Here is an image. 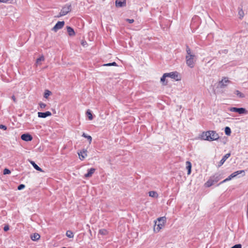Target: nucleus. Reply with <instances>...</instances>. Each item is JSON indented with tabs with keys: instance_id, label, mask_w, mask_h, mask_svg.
<instances>
[{
	"instance_id": "nucleus-39",
	"label": "nucleus",
	"mask_w": 248,
	"mask_h": 248,
	"mask_svg": "<svg viewBox=\"0 0 248 248\" xmlns=\"http://www.w3.org/2000/svg\"><path fill=\"white\" fill-rule=\"evenodd\" d=\"M126 20L128 21L129 23H132L134 21V19H126Z\"/></svg>"
},
{
	"instance_id": "nucleus-32",
	"label": "nucleus",
	"mask_w": 248,
	"mask_h": 248,
	"mask_svg": "<svg viewBox=\"0 0 248 248\" xmlns=\"http://www.w3.org/2000/svg\"><path fill=\"white\" fill-rule=\"evenodd\" d=\"M104 66H116L117 65V64L115 62H113L112 63H107V64H104L103 65Z\"/></svg>"
},
{
	"instance_id": "nucleus-33",
	"label": "nucleus",
	"mask_w": 248,
	"mask_h": 248,
	"mask_svg": "<svg viewBox=\"0 0 248 248\" xmlns=\"http://www.w3.org/2000/svg\"><path fill=\"white\" fill-rule=\"evenodd\" d=\"M11 173V171L8 169H5L3 170V174H9Z\"/></svg>"
},
{
	"instance_id": "nucleus-24",
	"label": "nucleus",
	"mask_w": 248,
	"mask_h": 248,
	"mask_svg": "<svg viewBox=\"0 0 248 248\" xmlns=\"http://www.w3.org/2000/svg\"><path fill=\"white\" fill-rule=\"evenodd\" d=\"M108 231L106 229H101L99 231V234L102 235H106L108 234Z\"/></svg>"
},
{
	"instance_id": "nucleus-16",
	"label": "nucleus",
	"mask_w": 248,
	"mask_h": 248,
	"mask_svg": "<svg viewBox=\"0 0 248 248\" xmlns=\"http://www.w3.org/2000/svg\"><path fill=\"white\" fill-rule=\"evenodd\" d=\"M115 5L117 7H124L126 5V2H125V1H121L117 0L115 1Z\"/></svg>"
},
{
	"instance_id": "nucleus-6",
	"label": "nucleus",
	"mask_w": 248,
	"mask_h": 248,
	"mask_svg": "<svg viewBox=\"0 0 248 248\" xmlns=\"http://www.w3.org/2000/svg\"><path fill=\"white\" fill-rule=\"evenodd\" d=\"M244 170H238V171H236L232 173V174H231L228 178H227L226 179H225V180H224L223 181L221 182L219 184V185L223 184L224 183H225V182H226L227 181H229L231 180L232 179L235 177L237 175L240 174H241L242 173H244Z\"/></svg>"
},
{
	"instance_id": "nucleus-14",
	"label": "nucleus",
	"mask_w": 248,
	"mask_h": 248,
	"mask_svg": "<svg viewBox=\"0 0 248 248\" xmlns=\"http://www.w3.org/2000/svg\"><path fill=\"white\" fill-rule=\"evenodd\" d=\"M230 155H231V154L230 153H228V154H226L222 157L221 160L220 161L219 166H220L222 165H223L224 164V163L225 162V161L226 160V159H228L230 156Z\"/></svg>"
},
{
	"instance_id": "nucleus-20",
	"label": "nucleus",
	"mask_w": 248,
	"mask_h": 248,
	"mask_svg": "<svg viewBox=\"0 0 248 248\" xmlns=\"http://www.w3.org/2000/svg\"><path fill=\"white\" fill-rule=\"evenodd\" d=\"M30 163L33 166V167H34V168L35 169H36V170H38V171H40L41 172H42L43 171V170H42V169H41L38 166V165H37L35 162L33 161H30Z\"/></svg>"
},
{
	"instance_id": "nucleus-40",
	"label": "nucleus",
	"mask_w": 248,
	"mask_h": 248,
	"mask_svg": "<svg viewBox=\"0 0 248 248\" xmlns=\"http://www.w3.org/2000/svg\"><path fill=\"white\" fill-rule=\"evenodd\" d=\"M12 99L14 101V102H16V99L14 95L12 96Z\"/></svg>"
},
{
	"instance_id": "nucleus-12",
	"label": "nucleus",
	"mask_w": 248,
	"mask_h": 248,
	"mask_svg": "<svg viewBox=\"0 0 248 248\" xmlns=\"http://www.w3.org/2000/svg\"><path fill=\"white\" fill-rule=\"evenodd\" d=\"M51 115V113L49 111H46V112H38V116L40 118H46V117L50 116Z\"/></svg>"
},
{
	"instance_id": "nucleus-15",
	"label": "nucleus",
	"mask_w": 248,
	"mask_h": 248,
	"mask_svg": "<svg viewBox=\"0 0 248 248\" xmlns=\"http://www.w3.org/2000/svg\"><path fill=\"white\" fill-rule=\"evenodd\" d=\"M95 169L93 168H91L88 170V172L85 174L84 177L85 178H89L92 176L94 172Z\"/></svg>"
},
{
	"instance_id": "nucleus-21",
	"label": "nucleus",
	"mask_w": 248,
	"mask_h": 248,
	"mask_svg": "<svg viewBox=\"0 0 248 248\" xmlns=\"http://www.w3.org/2000/svg\"><path fill=\"white\" fill-rule=\"evenodd\" d=\"M214 184H215V183L214 182V181H213L211 177L209 179V180L205 183V186L206 187H210V186H212V185H213Z\"/></svg>"
},
{
	"instance_id": "nucleus-10",
	"label": "nucleus",
	"mask_w": 248,
	"mask_h": 248,
	"mask_svg": "<svg viewBox=\"0 0 248 248\" xmlns=\"http://www.w3.org/2000/svg\"><path fill=\"white\" fill-rule=\"evenodd\" d=\"M87 150H83L82 151H80V152H78V153L79 159L81 160H83L85 159V158L87 156Z\"/></svg>"
},
{
	"instance_id": "nucleus-42",
	"label": "nucleus",
	"mask_w": 248,
	"mask_h": 248,
	"mask_svg": "<svg viewBox=\"0 0 248 248\" xmlns=\"http://www.w3.org/2000/svg\"><path fill=\"white\" fill-rule=\"evenodd\" d=\"M62 248H65V247H62Z\"/></svg>"
},
{
	"instance_id": "nucleus-19",
	"label": "nucleus",
	"mask_w": 248,
	"mask_h": 248,
	"mask_svg": "<svg viewBox=\"0 0 248 248\" xmlns=\"http://www.w3.org/2000/svg\"><path fill=\"white\" fill-rule=\"evenodd\" d=\"M40 237V235L38 233H35L31 235V238L32 240L36 241L38 240Z\"/></svg>"
},
{
	"instance_id": "nucleus-8",
	"label": "nucleus",
	"mask_w": 248,
	"mask_h": 248,
	"mask_svg": "<svg viewBox=\"0 0 248 248\" xmlns=\"http://www.w3.org/2000/svg\"><path fill=\"white\" fill-rule=\"evenodd\" d=\"M64 25V21H58L53 28L52 30L56 32L58 30L62 29Z\"/></svg>"
},
{
	"instance_id": "nucleus-30",
	"label": "nucleus",
	"mask_w": 248,
	"mask_h": 248,
	"mask_svg": "<svg viewBox=\"0 0 248 248\" xmlns=\"http://www.w3.org/2000/svg\"><path fill=\"white\" fill-rule=\"evenodd\" d=\"M238 15H239V17L240 18H242V17H243V16H244V13L243 11L242 10V9H240L239 10Z\"/></svg>"
},
{
	"instance_id": "nucleus-27",
	"label": "nucleus",
	"mask_w": 248,
	"mask_h": 248,
	"mask_svg": "<svg viewBox=\"0 0 248 248\" xmlns=\"http://www.w3.org/2000/svg\"><path fill=\"white\" fill-rule=\"evenodd\" d=\"M86 115L88 117V118L90 120H92L93 119L91 111L89 109L87 110L86 112Z\"/></svg>"
},
{
	"instance_id": "nucleus-31",
	"label": "nucleus",
	"mask_w": 248,
	"mask_h": 248,
	"mask_svg": "<svg viewBox=\"0 0 248 248\" xmlns=\"http://www.w3.org/2000/svg\"><path fill=\"white\" fill-rule=\"evenodd\" d=\"M51 92L49 91L48 90H46L44 94V97L47 98L48 96L51 94Z\"/></svg>"
},
{
	"instance_id": "nucleus-4",
	"label": "nucleus",
	"mask_w": 248,
	"mask_h": 248,
	"mask_svg": "<svg viewBox=\"0 0 248 248\" xmlns=\"http://www.w3.org/2000/svg\"><path fill=\"white\" fill-rule=\"evenodd\" d=\"M71 10V6L70 4H66L63 7L59 13V14L56 16L57 17H60L62 16H65L70 12Z\"/></svg>"
},
{
	"instance_id": "nucleus-9",
	"label": "nucleus",
	"mask_w": 248,
	"mask_h": 248,
	"mask_svg": "<svg viewBox=\"0 0 248 248\" xmlns=\"http://www.w3.org/2000/svg\"><path fill=\"white\" fill-rule=\"evenodd\" d=\"M167 77H170L171 78L174 79L176 80H179V78L178 75V73L176 72H170L169 73H166Z\"/></svg>"
},
{
	"instance_id": "nucleus-22",
	"label": "nucleus",
	"mask_w": 248,
	"mask_h": 248,
	"mask_svg": "<svg viewBox=\"0 0 248 248\" xmlns=\"http://www.w3.org/2000/svg\"><path fill=\"white\" fill-rule=\"evenodd\" d=\"M67 31L70 36H73L75 34V31L74 30L70 27H67Z\"/></svg>"
},
{
	"instance_id": "nucleus-38",
	"label": "nucleus",
	"mask_w": 248,
	"mask_h": 248,
	"mask_svg": "<svg viewBox=\"0 0 248 248\" xmlns=\"http://www.w3.org/2000/svg\"><path fill=\"white\" fill-rule=\"evenodd\" d=\"M0 128L5 130H6L7 127H6V126L5 125H4L3 124H0Z\"/></svg>"
},
{
	"instance_id": "nucleus-7",
	"label": "nucleus",
	"mask_w": 248,
	"mask_h": 248,
	"mask_svg": "<svg viewBox=\"0 0 248 248\" xmlns=\"http://www.w3.org/2000/svg\"><path fill=\"white\" fill-rule=\"evenodd\" d=\"M230 82V81L228 79V78H224L219 82L218 86L220 88H224V87H226Z\"/></svg>"
},
{
	"instance_id": "nucleus-1",
	"label": "nucleus",
	"mask_w": 248,
	"mask_h": 248,
	"mask_svg": "<svg viewBox=\"0 0 248 248\" xmlns=\"http://www.w3.org/2000/svg\"><path fill=\"white\" fill-rule=\"evenodd\" d=\"M186 63L190 68L194 67L196 61V56L195 53L191 51L188 46L186 47Z\"/></svg>"
},
{
	"instance_id": "nucleus-5",
	"label": "nucleus",
	"mask_w": 248,
	"mask_h": 248,
	"mask_svg": "<svg viewBox=\"0 0 248 248\" xmlns=\"http://www.w3.org/2000/svg\"><path fill=\"white\" fill-rule=\"evenodd\" d=\"M229 110L231 112H237L240 115L248 114V111L243 108H237L235 107H232L229 108Z\"/></svg>"
},
{
	"instance_id": "nucleus-28",
	"label": "nucleus",
	"mask_w": 248,
	"mask_h": 248,
	"mask_svg": "<svg viewBox=\"0 0 248 248\" xmlns=\"http://www.w3.org/2000/svg\"><path fill=\"white\" fill-rule=\"evenodd\" d=\"M66 235L69 238H73L74 234L72 232L70 231H67L66 233Z\"/></svg>"
},
{
	"instance_id": "nucleus-2",
	"label": "nucleus",
	"mask_w": 248,
	"mask_h": 248,
	"mask_svg": "<svg viewBox=\"0 0 248 248\" xmlns=\"http://www.w3.org/2000/svg\"><path fill=\"white\" fill-rule=\"evenodd\" d=\"M218 134L215 131H208L203 132L202 134V140L208 141H213L219 139Z\"/></svg>"
},
{
	"instance_id": "nucleus-23",
	"label": "nucleus",
	"mask_w": 248,
	"mask_h": 248,
	"mask_svg": "<svg viewBox=\"0 0 248 248\" xmlns=\"http://www.w3.org/2000/svg\"><path fill=\"white\" fill-rule=\"evenodd\" d=\"M149 195L150 197H153V198H157L158 197L157 193L154 191H151L149 192Z\"/></svg>"
},
{
	"instance_id": "nucleus-35",
	"label": "nucleus",
	"mask_w": 248,
	"mask_h": 248,
	"mask_svg": "<svg viewBox=\"0 0 248 248\" xmlns=\"http://www.w3.org/2000/svg\"><path fill=\"white\" fill-rule=\"evenodd\" d=\"M25 187V185H23V184H21L20 185L18 186V187H17V189L18 190H22L23 189V188H24Z\"/></svg>"
},
{
	"instance_id": "nucleus-18",
	"label": "nucleus",
	"mask_w": 248,
	"mask_h": 248,
	"mask_svg": "<svg viewBox=\"0 0 248 248\" xmlns=\"http://www.w3.org/2000/svg\"><path fill=\"white\" fill-rule=\"evenodd\" d=\"M186 168L187 170V174L191 173V164L189 161L186 162Z\"/></svg>"
},
{
	"instance_id": "nucleus-3",
	"label": "nucleus",
	"mask_w": 248,
	"mask_h": 248,
	"mask_svg": "<svg viewBox=\"0 0 248 248\" xmlns=\"http://www.w3.org/2000/svg\"><path fill=\"white\" fill-rule=\"evenodd\" d=\"M166 218L165 217H159L157 221H155L154 231L158 232L164 226Z\"/></svg>"
},
{
	"instance_id": "nucleus-11",
	"label": "nucleus",
	"mask_w": 248,
	"mask_h": 248,
	"mask_svg": "<svg viewBox=\"0 0 248 248\" xmlns=\"http://www.w3.org/2000/svg\"><path fill=\"white\" fill-rule=\"evenodd\" d=\"M21 139L24 141H31L32 139L31 136L29 134H24L21 135Z\"/></svg>"
},
{
	"instance_id": "nucleus-25",
	"label": "nucleus",
	"mask_w": 248,
	"mask_h": 248,
	"mask_svg": "<svg viewBox=\"0 0 248 248\" xmlns=\"http://www.w3.org/2000/svg\"><path fill=\"white\" fill-rule=\"evenodd\" d=\"M225 133L227 136H230L231 135V130L229 127L227 126L225 128Z\"/></svg>"
},
{
	"instance_id": "nucleus-41",
	"label": "nucleus",
	"mask_w": 248,
	"mask_h": 248,
	"mask_svg": "<svg viewBox=\"0 0 248 248\" xmlns=\"http://www.w3.org/2000/svg\"><path fill=\"white\" fill-rule=\"evenodd\" d=\"M9 230V228L8 226H5L4 228V230L5 231H7Z\"/></svg>"
},
{
	"instance_id": "nucleus-37",
	"label": "nucleus",
	"mask_w": 248,
	"mask_h": 248,
	"mask_svg": "<svg viewBox=\"0 0 248 248\" xmlns=\"http://www.w3.org/2000/svg\"><path fill=\"white\" fill-rule=\"evenodd\" d=\"M39 106H40L41 108H45L46 107V105L45 104L41 102V103H39Z\"/></svg>"
},
{
	"instance_id": "nucleus-34",
	"label": "nucleus",
	"mask_w": 248,
	"mask_h": 248,
	"mask_svg": "<svg viewBox=\"0 0 248 248\" xmlns=\"http://www.w3.org/2000/svg\"><path fill=\"white\" fill-rule=\"evenodd\" d=\"M167 77V75H166V73L164 74L163 75V76L162 77V78H161V81L162 82V83H164V81H165V79H166V78Z\"/></svg>"
},
{
	"instance_id": "nucleus-13",
	"label": "nucleus",
	"mask_w": 248,
	"mask_h": 248,
	"mask_svg": "<svg viewBox=\"0 0 248 248\" xmlns=\"http://www.w3.org/2000/svg\"><path fill=\"white\" fill-rule=\"evenodd\" d=\"M211 178L214 182L216 183L221 179V175L219 173H216L214 176H212Z\"/></svg>"
},
{
	"instance_id": "nucleus-17",
	"label": "nucleus",
	"mask_w": 248,
	"mask_h": 248,
	"mask_svg": "<svg viewBox=\"0 0 248 248\" xmlns=\"http://www.w3.org/2000/svg\"><path fill=\"white\" fill-rule=\"evenodd\" d=\"M44 61H45L44 57L43 55L41 56L39 58H38L36 60V62H35V65L36 66L40 65L42 64L41 62H44Z\"/></svg>"
},
{
	"instance_id": "nucleus-29",
	"label": "nucleus",
	"mask_w": 248,
	"mask_h": 248,
	"mask_svg": "<svg viewBox=\"0 0 248 248\" xmlns=\"http://www.w3.org/2000/svg\"><path fill=\"white\" fill-rule=\"evenodd\" d=\"M235 93L240 98H244L245 97V95L238 90L235 92Z\"/></svg>"
},
{
	"instance_id": "nucleus-36",
	"label": "nucleus",
	"mask_w": 248,
	"mask_h": 248,
	"mask_svg": "<svg viewBox=\"0 0 248 248\" xmlns=\"http://www.w3.org/2000/svg\"><path fill=\"white\" fill-rule=\"evenodd\" d=\"M242 248V246L241 244H237V245L233 246L231 248Z\"/></svg>"
},
{
	"instance_id": "nucleus-26",
	"label": "nucleus",
	"mask_w": 248,
	"mask_h": 248,
	"mask_svg": "<svg viewBox=\"0 0 248 248\" xmlns=\"http://www.w3.org/2000/svg\"><path fill=\"white\" fill-rule=\"evenodd\" d=\"M83 137L87 138L89 141V143H91L92 140V138L91 136L86 135L85 133H83L82 135Z\"/></svg>"
}]
</instances>
